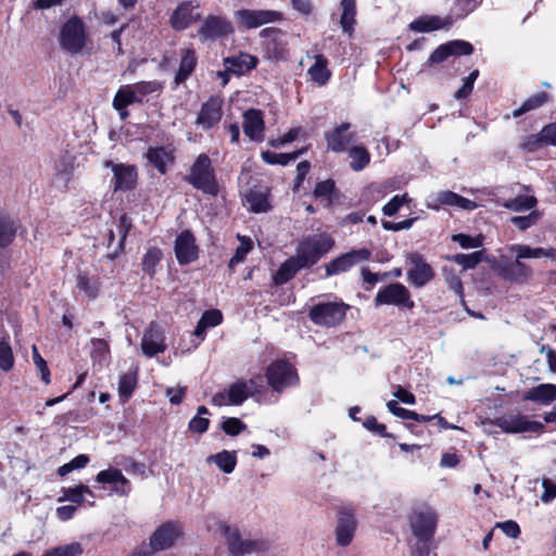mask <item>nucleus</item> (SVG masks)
Instances as JSON below:
<instances>
[{"mask_svg":"<svg viewBox=\"0 0 556 556\" xmlns=\"http://www.w3.org/2000/svg\"><path fill=\"white\" fill-rule=\"evenodd\" d=\"M240 240L239 247L236 249L233 256L229 261V268L232 269L236 265L241 263L247 254L252 250L253 242L250 238L238 236Z\"/></svg>","mask_w":556,"mask_h":556,"instance_id":"864d4df0","label":"nucleus"},{"mask_svg":"<svg viewBox=\"0 0 556 556\" xmlns=\"http://www.w3.org/2000/svg\"><path fill=\"white\" fill-rule=\"evenodd\" d=\"M222 429L229 435H237L245 429V425L239 418L229 417L223 421Z\"/></svg>","mask_w":556,"mask_h":556,"instance_id":"338daca9","label":"nucleus"},{"mask_svg":"<svg viewBox=\"0 0 556 556\" xmlns=\"http://www.w3.org/2000/svg\"><path fill=\"white\" fill-rule=\"evenodd\" d=\"M141 350L148 357H153L166 350L165 337L160 326L151 323L144 330L141 340Z\"/></svg>","mask_w":556,"mask_h":556,"instance_id":"5701e85b","label":"nucleus"},{"mask_svg":"<svg viewBox=\"0 0 556 556\" xmlns=\"http://www.w3.org/2000/svg\"><path fill=\"white\" fill-rule=\"evenodd\" d=\"M17 231L16 222L9 216L0 215V248L9 247Z\"/></svg>","mask_w":556,"mask_h":556,"instance_id":"79ce46f5","label":"nucleus"},{"mask_svg":"<svg viewBox=\"0 0 556 556\" xmlns=\"http://www.w3.org/2000/svg\"><path fill=\"white\" fill-rule=\"evenodd\" d=\"M225 63L232 66L247 70H252L257 65V59L250 54H240L239 56H231L225 60Z\"/></svg>","mask_w":556,"mask_h":556,"instance_id":"13d9d810","label":"nucleus"},{"mask_svg":"<svg viewBox=\"0 0 556 556\" xmlns=\"http://www.w3.org/2000/svg\"><path fill=\"white\" fill-rule=\"evenodd\" d=\"M453 24L452 17L441 18L435 15H425L416 18L409 24V28L418 33H428L442 28L448 29Z\"/></svg>","mask_w":556,"mask_h":556,"instance_id":"cd10ccee","label":"nucleus"},{"mask_svg":"<svg viewBox=\"0 0 556 556\" xmlns=\"http://www.w3.org/2000/svg\"><path fill=\"white\" fill-rule=\"evenodd\" d=\"M327 59L321 54H317L314 64L308 68L311 78L318 85H325L330 78L331 73L327 68Z\"/></svg>","mask_w":556,"mask_h":556,"instance_id":"58836bf2","label":"nucleus"},{"mask_svg":"<svg viewBox=\"0 0 556 556\" xmlns=\"http://www.w3.org/2000/svg\"><path fill=\"white\" fill-rule=\"evenodd\" d=\"M523 400L548 405L556 400V386L542 383L533 387L525 393Z\"/></svg>","mask_w":556,"mask_h":556,"instance_id":"7c9ffc66","label":"nucleus"},{"mask_svg":"<svg viewBox=\"0 0 556 556\" xmlns=\"http://www.w3.org/2000/svg\"><path fill=\"white\" fill-rule=\"evenodd\" d=\"M197 65L195 52L192 49L182 51L178 72L175 76V84H182L194 71Z\"/></svg>","mask_w":556,"mask_h":556,"instance_id":"f704fd0d","label":"nucleus"},{"mask_svg":"<svg viewBox=\"0 0 556 556\" xmlns=\"http://www.w3.org/2000/svg\"><path fill=\"white\" fill-rule=\"evenodd\" d=\"M207 463H215V465L225 473H231L237 465V456L236 452L232 451H222L217 454L210 455L206 458Z\"/></svg>","mask_w":556,"mask_h":556,"instance_id":"4c0bfd02","label":"nucleus"},{"mask_svg":"<svg viewBox=\"0 0 556 556\" xmlns=\"http://www.w3.org/2000/svg\"><path fill=\"white\" fill-rule=\"evenodd\" d=\"M410 202V198L407 193L402 195H394L388 203L382 207V212L386 216H394L402 205Z\"/></svg>","mask_w":556,"mask_h":556,"instance_id":"052dcab7","label":"nucleus"},{"mask_svg":"<svg viewBox=\"0 0 556 556\" xmlns=\"http://www.w3.org/2000/svg\"><path fill=\"white\" fill-rule=\"evenodd\" d=\"M498 275L506 281L523 283L532 277V268L522 263L521 258H503L497 267Z\"/></svg>","mask_w":556,"mask_h":556,"instance_id":"a211bd4d","label":"nucleus"},{"mask_svg":"<svg viewBox=\"0 0 556 556\" xmlns=\"http://www.w3.org/2000/svg\"><path fill=\"white\" fill-rule=\"evenodd\" d=\"M223 99L219 97H211L201 106L197 116V125L203 130H208L217 125L223 116Z\"/></svg>","mask_w":556,"mask_h":556,"instance_id":"aec40b11","label":"nucleus"},{"mask_svg":"<svg viewBox=\"0 0 556 556\" xmlns=\"http://www.w3.org/2000/svg\"><path fill=\"white\" fill-rule=\"evenodd\" d=\"M340 7L342 10L340 25L343 33L351 35L356 23V0H341Z\"/></svg>","mask_w":556,"mask_h":556,"instance_id":"c9c22d12","label":"nucleus"},{"mask_svg":"<svg viewBox=\"0 0 556 556\" xmlns=\"http://www.w3.org/2000/svg\"><path fill=\"white\" fill-rule=\"evenodd\" d=\"M438 518L433 510H416L409 517V526L417 540L432 541L437 530Z\"/></svg>","mask_w":556,"mask_h":556,"instance_id":"9d476101","label":"nucleus"},{"mask_svg":"<svg viewBox=\"0 0 556 556\" xmlns=\"http://www.w3.org/2000/svg\"><path fill=\"white\" fill-rule=\"evenodd\" d=\"M260 36L263 38H269L266 43V50L269 56L276 60H282L287 58L288 50L286 43L282 41L283 33L281 29L276 27H267L261 30Z\"/></svg>","mask_w":556,"mask_h":556,"instance_id":"bb28decb","label":"nucleus"},{"mask_svg":"<svg viewBox=\"0 0 556 556\" xmlns=\"http://www.w3.org/2000/svg\"><path fill=\"white\" fill-rule=\"evenodd\" d=\"M96 481L98 483L111 484L112 492L119 496H126L130 492L129 480L123 475V472L119 469L116 468L101 470L96 476Z\"/></svg>","mask_w":556,"mask_h":556,"instance_id":"a878e982","label":"nucleus"},{"mask_svg":"<svg viewBox=\"0 0 556 556\" xmlns=\"http://www.w3.org/2000/svg\"><path fill=\"white\" fill-rule=\"evenodd\" d=\"M333 245L334 241L329 236L308 237L300 242L295 257L303 268H308L315 265Z\"/></svg>","mask_w":556,"mask_h":556,"instance_id":"20e7f679","label":"nucleus"},{"mask_svg":"<svg viewBox=\"0 0 556 556\" xmlns=\"http://www.w3.org/2000/svg\"><path fill=\"white\" fill-rule=\"evenodd\" d=\"M245 201L254 213L267 212L270 208L267 188L250 189L245 194Z\"/></svg>","mask_w":556,"mask_h":556,"instance_id":"72a5a7b5","label":"nucleus"},{"mask_svg":"<svg viewBox=\"0 0 556 556\" xmlns=\"http://www.w3.org/2000/svg\"><path fill=\"white\" fill-rule=\"evenodd\" d=\"M543 147L545 146L543 144L540 134L527 136L519 143V148L526 152H535Z\"/></svg>","mask_w":556,"mask_h":556,"instance_id":"69168bd1","label":"nucleus"},{"mask_svg":"<svg viewBox=\"0 0 556 556\" xmlns=\"http://www.w3.org/2000/svg\"><path fill=\"white\" fill-rule=\"evenodd\" d=\"M62 493L63 495L59 498V502L68 501L77 505H81L85 502V495L94 497L93 492L85 484H79L75 488H63Z\"/></svg>","mask_w":556,"mask_h":556,"instance_id":"a19ab883","label":"nucleus"},{"mask_svg":"<svg viewBox=\"0 0 556 556\" xmlns=\"http://www.w3.org/2000/svg\"><path fill=\"white\" fill-rule=\"evenodd\" d=\"M536 203V198L532 195H518L514 199L506 200L502 205L514 212H523L533 208Z\"/></svg>","mask_w":556,"mask_h":556,"instance_id":"a18cd8bd","label":"nucleus"},{"mask_svg":"<svg viewBox=\"0 0 556 556\" xmlns=\"http://www.w3.org/2000/svg\"><path fill=\"white\" fill-rule=\"evenodd\" d=\"M387 407L390 413H392L394 416L402 418V419H412L418 422H427L430 421V417L426 415L417 414L414 410H409L406 408H403L399 405V403L394 400H391L387 403Z\"/></svg>","mask_w":556,"mask_h":556,"instance_id":"37998d69","label":"nucleus"},{"mask_svg":"<svg viewBox=\"0 0 556 556\" xmlns=\"http://www.w3.org/2000/svg\"><path fill=\"white\" fill-rule=\"evenodd\" d=\"M136 98L138 99V103H143L147 96L160 91L163 88V85L156 80L152 81H139L136 84H129Z\"/></svg>","mask_w":556,"mask_h":556,"instance_id":"49530a36","label":"nucleus"},{"mask_svg":"<svg viewBox=\"0 0 556 556\" xmlns=\"http://www.w3.org/2000/svg\"><path fill=\"white\" fill-rule=\"evenodd\" d=\"M88 33L83 20L76 15L70 17L60 28L61 49L72 55L79 54L86 47Z\"/></svg>","mask_w":556,"mask_h":556,"instance_id":"7ed1b4c3","label":"nucleus"},{"mask_svg":"<svg viewBox=\"0 0 556 556\" xmlns=\"http://www.w3.org/2000/svg\"><path fill=\"white\" fill-rule=\"evenodd\" d=\"M384 304H392L406 307L408 309H412L415 306L414 301L410 299L408 289L399 282L390 283L377 292L375 305L380 306Z\"/></svg>","mask_w":556,"mask_h":556,"instance_id":"9b49d317","label":"nucleus"},{"mask_svg":"<svg viewBox=\"0 0 556 556\" xmlns=\"http://www.w3.org/2000/svg\"><path fill=\"white\" fill-rule=\"evenodd\" d=\"M302 153V150H296L292 153H276L271 151H264L262 152V160L270 165H287L291 161H295Z\"/></svg>","mask_w":556,"mask_h":556,"instance_id":"de8ad7c7","label":"nucleus"},{"mask_svg":"<svg viewBox=\"0 0 556 556\" xmlns=\"http://www.w3.org/2000/svg\"><path fill=\"white\" fill-rule=\"evenodd\" d=\"M494 425L506 433H542L544 425L540 421L529 420L527 416L510 415L495 419Z\"/></svg>","mask_w":556,"mask_h":556,"instance_id":"4468645a","label":"nucleus"},{"mask_svg":"<svg viewBox=\"0 0 556 556\" xmlns=\"http://www.w3.org/2000/svg\"><path fill=\"white\" fill-rule=\"evenodd\" d=\"M200 4L195 1H182L170 15L169 23L175 30H185L198 21L202 20V14L195 11Z\"/></svg>","mask_w":556,"mask_h":556,"instance_id":"dca6fc26","label":"nucleus"},{"mask_svg":"<svg viewBox=\"0 0 556 556\" xmlns=\"http://www.w3.org/2000/svg\"><path fill=\"white\" fill-rule=\"evenodd\" d=\"M410 267L407 270V280L416 288H421L434 277L432 267L419 253H412L407 257Z\"/></svg>","mask_w":556,"mask_h":556,"instance_id":"6ab92c4d","label":"nucleus"},{"mask_svg":"<svg viewBox=\"0 0 556 556\" xmlns=\"http://www.w3.org/2000/svg\"><path fill=\"white\" fill-rule=\"evenodd\" d=\"M542 213L539 211H532L528 215L523 216H513L510 218V223L514 224L519 230L525 231L528 228L538 224L541 219Z\"/></svg>","mask_w":556,"mask_h":556,"instance_id":"6e6d98bb","label":"nucleus"},{"mask_svg":"<svg viewBox=\"0 0 556 556\" xmlns=\"http://www.w3.org/2000/svg\"><path fill=\"white\" fill-rule=\"evenodd\" d=\"M370 257L371 251L366 248L349 251L325 265L326 276L330 277L345 273L355 265L368 261Z\"/></svg>","mask_w":556,"mask_h":556,"instance_id":"f8f14e48","label":"nucleus"},{"mask_svg":"<svg viewBox=\"0 0 556 556\" xmlns=\"http://www.w3.org/2000/svg\"><path fill=\"white\" fill-rule=\"evenodd\" d=\"M137 386V374L126 372L119 377L118 393L119 396L127 401Z\"/></svg>","mask_w":556,"mask_h":556,"instance_id":"3c124183","label":"nucleus"},{"mask_svg":"<svg viewBox=\"0 0 556 556\" xmlns=\"http://www.w3.org/2000/svg\"><path fill=\"white\" fill-rule=\"evenodd\" d=\"M162 256L163 253L159 248L152 247L148 249L142 260V270L150 277H153L155 275V267L162 260Z\"/></svg>","mask_w":556,"mask_h":556,"instance_id":"09e8293b","label":"nucleus"},{"mask_svg":"<svg viewBox=\"0 0 556 556\" xmlns=\"http://www.w3.org/2000/svg\"><path fill=\"white\" fill-rule=\"evenodd\" d=\"M473 52V47L470 42L464 40H452L446 43L440 45L429 56L428 63L430 65L441 63L452 55H469Z\"/></svg>","mask_w":556,"mask_h":556,"instance_id":"412c9836","label":"nucleus"},{"mask_svg":"<svg viewBox=\"0 0 556 556\" xmlns=\"http://www.w3.org/2000/svg\"><path fill=\"white\" fill-rule=\"evenodd\" d=\"M452 241L457 242L463 249L479 248L482 245L481 237H471L465 233L453 235Z\"/></svg>","mask_w":556,"mask_h":556,"instance_id":"0e129e2a","label":"nucleus"},{"mask_svg":"<svg viewBox=\"0 0 556 556\" xmlns=\"http://www.w3.org/2000/svg\"><path fill=\"white\" fill-rule=\"evenodd\" d=\"M235 18L243 27L253 29L281 21L282 13L274 10L240 9L235 12Z\"/></svg>","mask_w":556,"mask_h":556,"instance_id":"ddd939ff","label":"nucleus"},{"mask_svg":"<svg viewBox=\"0 0 556 556\" xmlns=\"http://www.w3.org/2000/svg\"><path fill=\"white\" fill-rule=\"evenodd\" d=\"M539 134L544 146L556 147V123L547 124Z\"/></svg>","mask_w":556,"mask_h":556,"instance_id":"774afa93","label":"nucleus"},{"mask_svg":"<svg viewBox=\"0 0 556 556\" xmlns=\"http://www.w3.org/2000/svg\"><path fill=\"white\" fill-rule=\"evenodd\" d=\"M175 255L180 265H187L198 258V245L190 230H184L175 240Z\"/></svg>","mask_w":556,"mask_h":556,"instance_id":"4be33fe9","label":"nucleus"},{"mask_svg":"<svg viewBox=\"0 0 556 556\" xmlns=\"http://www.w3.org/2000/svg\"><path fill=\"white\" fill-rule=\"evenodd\" d=\"M357 520L353 508L342 506L336 515L334 538L336 543L341 547L349 546L355 535Z\"/></svg>","mask_w":556,"mask_h":556,"instance_id":"6e6552de","label":"nucleus"},{"mask_svg":"<svg viewBox=\"0 0 556 556\" xmlns=\"http://www.w3.org/2000/svg\"><path fill=\"white\" fill-rule=\"evenodd\" d=\"M181 534V527L177 522L162 523L150 538L152 552H161L170 548Z\"/></svg>","mask_w":556,"mask_h":556,"instance_id":"f3484780","label":"nucleus"},{"mask_svg":"<svg viewBox=\"0 0 556 556\" xmlns=\"http://www.w3.org/2000/svg\"><path fill=\"white\" fill-rule=\"evenodd\" d=\"M334 181L327 179L318 182L314 189V195L319 199H326L328 202L332 201V193L334 192Z\"/></svg>","mask_w":556,"mask_h":556,"instance_id":"680f3d73","label":"nucleus"},{"mask_svg":"<svg viewBox=\"0 0 556 556\" xmlns=\"http://www.w3.org/2000/svg\"><path fill=\"white\" fill-rule=\"evenodd\" d=\"M256 383L253 379L249 381L237 380L227 389L217 392L212 397V404L215 406L241 405L245 400L253 395Z\"/></svg>","mask_w":556,"mask_h":556,"instance_id":"423d86ee","label":"nucleus"},{"mask_svg":"<svg viewBox=\"0 0 556 556\" xmlns=\"http://www.w3.org/2000/svg\"><path fill=\"white\" fill-rule=\"evenodd\" d=\"M351 128L350 123H342L333 128L331 131L325 134L327 148L336 153L345 152L351 142L355 140V135L349 132Z\"/></svg>","mask_w":556,"mask_h":556,"instance_id":"b1692460","label":"nucleus"},{"mask_svg":"<svg viewBox=\"0 0 556 556\" xmlns=\"http://www.w3.org/2000/svg\"><path fill=\"white\" fill-rule=\"evenodd\" d=\"M434 202L435 203L432 205L434 210H439L441 205H446L472 211L478 206L476 202L448 190L437 193L434 197Z\"/></svg>","mask_w":556,"mask_h":556,"instance_id":"c85d7f7f","label":"nucleus"},{"mask_svg":"<svg viewBox=\"0 0 556 556\" xmlns=\"http://www.w3.org/2000/svg\"><path fill=\"white\" fill-rule=\"evenodd\" d=\"M547 94L545 92H539L530 98H528L519 109H516L513 112L514 117H519L525 113H528L532 110H535L542 106L547 101Z\"/></svg>","mask_w":556,"mask_h":556,"instance_id":"8fccbe9b","label":"nucleus"},{"mask_svg":"<svg viewBox=\"0 0 556 556\" xmlns=\"http://www.w3.org/2000/svg\"><path fill=\"white\" fill-rule=\"evenodd\" d=\"M83 553V546L78 542L61 545L47 551L42 556H78Z\"/></svg>","mask_w":556,"mask_h":556,"instance_id":"4d7b16f0","label":"nucleus"},{"mask_svg":"<svg viewBox=\"0 0 556 556\" xmlns=\"http://www.w3.org/2000/svg\"><path fill=\"white\" fill-rule=\"evenodd\" d=\"M76 287L84 291L88 298L96 299L98 295V283L91 280L86 273H79L76 279Z\"/></svg>","mask_w":556,"mask_h":556,"instance_id":"5fc2aeb1","label":"nucleus"},{"mask_svg":"<svg viewBox=\"0 0 556 556\" xmlns=\"http://www.w3.org/2000/svg\"><path fill=\"white\" fill-rule=\"evenodd\" d=\"M303 266L296 260L295 255L288 258L286 262L281 264L279 269L274 276V280L276 285H283L291 280L295 274L302 269Z\"/></svg>","mask_w":556,"mask_h":556,"instance_id":"e433bc0d","label":"nucleus"},{"mask_svg":"<svg viewBox=\"0 0 556 556\" xmlns=\"http://www.w3.org/2000/svg\"><path fill=\"white\" fill-rule=\"evenodd\" d=\"M147 159L161 174H165L175 160L173 151L165 147L149 148Z\"/></svg>","mask_w":556,"mask_h":556,"instance_id":"473e14b6","label":"nucleus"},{"mask_svg":"<svg viewBox=\"0 0 556 556\" xmlns=\"http://www.w3.org/2000/svg\"><path fill=\"white\" fill-rule=\"evenodd\" d=\"M349 156L351 159L350 167L354 172H361L370 163V153L363 146H352L349 149Z\"/></svg>","mask_w":556,"mask_h":556,"instance_id":"ea45409f","label":"nucleus"},{"mask_svg":"<svg viewBox=\"0 0 556 556\" xmlns=\"http://www.w3.org/2000/svg\"><path fill=\"white\" fill-rule=\"evenodd\" d=\"M243 132L251 141H262L264 138L265 123L263 112L257 109H249L243 113Z\"/></svg>","mask_w":556,"mask_h":556,"instance_id":"393cba45","label":"nucleus"},{"mask_svg":"<svg viewBox=\"0 0 556 556\" xmlns=\"http://www.w3.org/2000/svg\"><path fill=\"white\" fill-rule=\"evenodd\" d=\"M135 103H138V99L130 85H123L115 93L112 105L118 112L119 118L125 121L129 116L127 108Z\"/></svg>","mask_w":556,"mask_h":556,"instance_id":"c756f323","label":"nucleus"},{"mask_svg":"<svg viewBox=\"0 0 556 556\" xmlns=\"http://www.w3.org/2000/svg\"><path fill=\"white\" fill-rule=\"evenodd\" d=\"M478 76H479V71L473 70L469 74V76H467L464 79L463 86L455 92V94H454L455 99L460 100V99L467 98L471 93V91L473 89V84H475L476 79L478 78Z\"/></svg>","mask_w":556,"mask_h":556,"instance_id":"e2e57ef3","label":"nucleus"},{"mask_svg":"<svg viewBox=\"0 0 556 556\" xmlns=\"http://www.w3.org/2000/svg\"><path fill=\"white\" fill-rule=\"evenodd\" d=\"M348 308L343 302H320L311 307L308 317L317 326L334 327L344 319Z\"/></svg>","mask_w":556,"mask_h":556,"instance_id":"39448f33","label":"nucleus"},{"mask_svg":"<svg viewBox=\"0 0 556 556\" xmlns=\"http://www.w3.org/2000/svg\"><path fill=\"white\" fill-rule=\"evenodd\" d=\"M508 251L514 253L518 258H541L549 257L556 260V249L549 248H532L527 244H511Z\"/></svg>","mask_w":556,"mask_h":556,"instance_id":"2f4dec72","label":"nucleus"},{"mask_svg":"<svg viewBox=\"0 0 556 556\" xmlns=\"http://www.w3.org/2000/svg\"><path fill=\"white\" fill-rule=\"evenodd\" d=\"M222 532L226 539L231 556H244L252 553H263L270 548V542L263 538H242L238 527L222 525Z\"/></svg>","mask_w":556,"mask_h":556,"instance_id":"f257e3e1","label":"nucleus"},{"mask_svg":"<svg viewBox=\"0 0 556 556\" xmlns=\"http://www.w3.org/2000/svg\"><path fill=\"white\" fill-rule=\"evenodd\" d=\"M14 365V356L8 341L0 340V369L9 371Z\"/></svg>","mask_w":556,"mask_h":556,"instance_id":"bf43d9fd","label":"nucleus"},{"mask_svg":"<svg viewBox=\"0 0 556 556\" xmlns=\"http://www.w3.org/2000/svg\"><path fill=\"white\" fill-rule=\"evenodd\" d=\"M268 384L276 392H281L288 387L296 384L299 377L295 368L286 361L271 363L266 370Z\"/></svg>","mask_w":556,"mask_h":556,"instance_id":"0eeeda50","label":"nucleus"},{"mask_svg":"<svg viewBox=\"0 0 556 556\" xmlns=\"http://www.w3.org/2000/svg\"><path fill=\"white\" fill-rule=\"evenodd\" d=\"M131 219L126 215H122L117 223V232L119 236V241L117 244L116 250H114L112 253L108 254V257L110 260H114L117 257V255L124 250L125 240L127 238V235L129 230L131 229Z\"/></svg>","mask_w":556,"mask_h":556,"instance_id":"c03bdc74","label":"nucleus"},{"mask_svg":"<svg viewBox=\"0 0 556 556\" xmlns=\"http://www.w3.org/2000/svg\"><path fill=\"white\" fill-rule=\"evenodd\" d=\"M105 167L113 172V189L117 191H130L137 186L138 173L135 165L106 161Z\"/></svg>","mask_w":556,"mask_h":556,"instance_id":"2eb2a0df","label":"nucleus"},{"mask_svg":"<svg viewBox=\"0 0 556 556\" xmlns=\"http://www.w3.org/2000/svg\"><path fill=\"white\" fill-rule=\"evenodd\" d=\"M482 251H476L469 254H455L451 260L460 265L464 270L475 268L482 261Z\"/></svg>","mask_w":556,"mask_h":556,"instance_id":"603ef678","label":"nucleus"},{"mask_svg":"<svg viewBox=\"0 0 556 556\" xmlns=\"http://www.w3.org/2000/svg\"><path fill=\"white\" fill-rule=\"evenodd\" d=\"M233 33L231 22L220 15H207L198 29L201 42L215 41Z\"/></svg>","mask_w":556,"mask_h":556,"instance_id":"1a4fd4ad","label":"nucleus"},{"mask_svg":"<svg viewBox=\"0 0 556 556\" xmlns=\"http://www.w3.org/2000/svg\"><path fill=\"white\" fill-rule=\"evenodd\" d=\"M193 188L204 193L216 195L218 193V184L216 181L215 172L212 166L211 159L202 153L200 154L190 168V173L185 177Z\"/></svg>","mask_w":556,"mask_h":556,"instance_id":"f03ea898","label":"nucleus"}]
</instances>
